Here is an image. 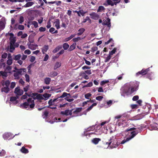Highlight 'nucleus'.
<instances>
[{
    "label": "nucleus",
    "instance_id": "1",
    "mask_svg": "<svg viewBox=\"0 0 158 158\" xmlns=\"http://www.w3.org/2000/svg\"><path fill=\"white\" fill-rule=\"evenodd\" d=\"M133 84L131 83H128L122 88L121 90L123 92L122 95L125 96V95H128L129 94H132L133 92L135 91L136 88L133 86Z\"/></svg>",
    "mask_w": 158,
    "mask_h": 158
},
{
    "label": "nucleus",
    "instance_id": "2",
    "mask_svg": "<svg viewBox=\"0 0 158 158\" xmlns=\"http://www.w3.org/2000/svg\"><path fill=\"white\" fill-rule=\"evenodd\" d=\"M34 106V100L31 98H29L27 102H25L20 105V107L21 108H27L29 107L30 108H32Z\"/></svg>",
    "mask_w": 158,
    "mask_h": 158
},
{
    "label": "nucleus",
    "instance_id": "3",
    "mask_svg": "<svg viewBox=\"0 0 158 158\" xmlns=\"http://www.w3.org/2000/svg\"><path fill=\"white\" fill-rule=\"evenodd\" d=\"M74 109H71L69 110V109H67L64 111H62L60 112V114L63 115H65L66 116H68L69 115H72V114H73L72 117H74L76 116V115L77 113L80 112L81 111V109H75V110L73 111V113L72 112Z\"/></svg>",
    "mask_w": 158,
    "mask_h": 158
},
{
    "label": "nucleus",
    "instance_id": "4",
    "mask_svg": "<svg viewBox=\"0 0 158 158\" xmlns=\"http://www.w3.org/2000/svg\"><path fill=\"white\" fill-rule=\"evenodd\" d=\"M140 131H139L138 130H135L131 132V135L129 136L128 138H127L126 139H124L122 140L121 143H120V144H124L126 142L129 141L131 139L133 138L135 135H137L138 133L140 132Z\"/></svg>",
    "mask_w": 158,
    "mask_h": 158
},
{
    "label": "nucleus",
    "instance_id": "5",
    "mask_svg": "<svg viewBox=\"0 0 158 158\" xmlns=\"http://www.w3.org/2000/svg\"><path fill=\"white\" fill-rule=\"evenodd\" d=\"M106 144L108 145H110L111 148H116L120 144L119 143L117 142V140L115 139H110L109 142H106Z\"/></svg>",
    "mask_w": 158,
    "mask_h": 158
},
{
    "label": "nucleus",
    "instance_id": "6",
    "mask_svg": "<svg viewBox=\"0 0 158 158\" xmlns=\"http://www.w3.org/2000/svg\"><path fill=\"white\" fill-rule=\"evenodd\" d=\"M10 84V82L8 80H7L3 82L2 84L3 87L2 89V92H4L6 93L8 92L9 90V88L8 87Z\"/></svg>",
    "mask_w": 158,
    "mask_h": 158
},
{
    "label": "nucleus",
    "instance_id": "7",
    "mask_svg": "<svg viewBox=\"0 0 158 158\" xmlns=\"http://www.w3.org/2000/svg\"><path fill=\"white\" fill-rule=\"evenodd\" d=\"M14 137L12 136V135L10 132H6L4 133L2 135L3 138L4 139H11Z\"/></svg>",
    "mask_w": 158,
    "mask_h": 158
},
{
    "label": "nucleus",
    "instance_id": "8",
    "mask_svg": "<svg viewBox=\"0 0 158 158\" xmlns=\"http://www.w3.org/2000/svg\"><path fill=\"white\" fill-rule=\"evenodd\" d=\"M6 20L5 18H2L0 20V31L5 28L6 23Z\"/></svg>",
    "mask_w": 158,
    "mask_h": 158
},
{
    "label": "nucleus",
    "instance_id": "9",
    "mask_svg": "<svg viewBox=\"0 0 158 158\" xmlns=\"http://www.w3.org/2000/svg\"><path fill=\"white\" fill-rule=\"evenodd\" d=\"M62 21L61 27L65 29L69 24V21L68 19H62Z\"/></svg>",
    "mask_w": 158,
    "mask_h": 158
},
{
    "label": "nucleus",
    "instance_id": "10",
    "mask_svg": "<svg viewBox=\"0 0 158 158\" xmlns=\"http://www.w3.org/2000/svg\"><path fill=\"white\" fill-rule=\"evenodd\" d=\"M2 65L3 66L4 71L8 73H11V67L8 65H7L6 67V64L5 63H3Z\"/></svg>",
    "mask_w": 158,
    "mask_h": 158
},
{
    "label": "nucleus",
    "instance_id": "11",
    "mask_svg": "<svg viewBox=\"0 0 158 158\" xmlns=\"http://www.w3.org/2000/svg\"><path fill=\"white\" fill-rule=\"evenodd\" d=\"M53 24L55 25L54 26L56 27L57 29H59L60 28V21L59 19H55L53 22Z\"/></svg>",
    "mask_w": 158,
    "mask_h": 158
},
{
    "label": "nucleus",
    "instance_id": "12",
    "mask_svg": "<svg viewBox=\"0 0 158 158\" xmlns=\"http://www.w3.org/2000/svg\"><path fill=\"white\" fill-rule=\"evenodd\" d=\"M14 92L17 95L20 96L21 95L23 94V90L21 89L19 87L15 88Z\"/></svg>",
    "mask_w": 158,
    "mask_h": 158
},
{
    "label": "nucleus",
    "instance_id": "13",
    "mask_svg": "<svg viewBox=\"0 0 158 158\" xmlns=\"http://www.w3.org/2000/svg\"><path fill=\"white\" fill-rule=\"evenodd\" d=\"M102 24L103 25H107V27H109L110 29L111 26L110 23V19L109 18H107L106 20H104Z\"/></svg>",
    "mask_w": 158,
    "mask_h": 158
},
{
    "label": "nucleus",
    "instance_id": "14",
    "mask_svg": "<svg viewBox=\"0 0 158 158\" xmlns=\"http://www.w3.org/2000/svg\"><path fill=\"white\" fill-rule=\"evenodd\" d=\"M89 15L91 16V18L94 20H98L100 18L99 15L94 12L90 14Z\"/></svg>",
    "mask_w": 158,
    "mask_h": 158
},
{
    "label": "nucleus",
    "instance_id": "15",
    "mask_svg": "<svg viewBox=\"0 0 158 158\" xmlns=\"http://www.w3.org/2000/svg\"><path fill=\"white\" fill-rule=\"evenodd\" d=\"M9 35L10 36V44H14L16 41V40L15 38L14 37L13 34L12 33H10L9 34Z\"/></svg>",
    "mask_w": 158,
    "mask_h": 158
},
{
    "label": "nucleus",
    "instance_id": "16",
    "mask_svg": "<svg viewBox=\"0 0 158 158\" xmlns=\"http://www.w3.org/2000/svg\"><path fill=\"white\" fill-rule=\"evenodd\" d=\"M149 68H148V69L145 70H144L143 69H142L141 71L139 72L136 73V76H138L140 74L143 75L146 74L147 73L149 70Z\"/></svg>",
    "mask_w": 158,
    "mask_h": 158
},
{
    "label": "nucleus",
    "instance_id": "17",
    "mask_svg": "<svg viewBox=\"0 0 158 158\" xmlns=\"http://www.w3.org/2000/svg\"><path fill=\"white\" fill-rule=\"evenodd\" d=\"M16 70L18 72L21 76L25 74L27 71V69L24 68H21L20 69H17Z\"/></svg>",
    "mask_w": 158,
    "mask_h": 158
},
{
    "label": "nucleus",
    "instance_id": "18",
    "mask_svg": "<svg viewBox=\"0 0 158 158\" xmlns=\"http://www.w3.org/2000/svg\"><path fill=\"white\" fill-rule=\"evenodd\" d=\"M58 100L57 98L53 99H51L49 101L48 104L49 106H52L55 104L56 102Z\"/></svg>",
    "mask_w": 158,
    "mask_h": 158
},
{
    "label": "nucleus",
    "instance_id": "19",
    "mask_svg": "<svg viewBox=\"0 0 158 158\" xmlns=\"http://www.w3.org/2000/svg\"><path fill=\"white\" fill-rule=\"evenodd\" d=\"M123 74H122L118 76L115 80L112 79L113 84H114L115 83H116L118 81V80H121L122 79Z\"/></svg>",
    "mask_w": 158,
    "mask_h": 158
},
{
    "label": "nucleus",
    "instance_id": "20",
    "mask_svg": "<svg viewBox=\"0 0 158 158\" xmlns=\"http://www.w3.org/2000/svg\"><path fill=\"white\" fill-rule=\"evenodd\" d=\"M108 82H110L111 83L113 84V82L112 79H109L108 80H104L102 81L101 82V85H103L106 83H107Z\"/></svg>",
    "mask_w": 158,
    "mask_h": 158
},
{
    "label": "nucleus",
    "instance_id": "21",
    "mask_svg": "<svg viewBox=\"0 0 158 158\" xmlns=\"http://www.w3.org/2000/svg\"><path fill=\"white\" fill-rule=\"evenodd\" d=\"M34 94L32 93L31 94L30 93V94H28V93H26L25 94L23 95L21 97V99H26L27 98V96L29 97H30L32 96V95H34Z\"/></svg>",
    "mask_w": 158,
    "mask_h": 158
},
{
    "label": "nucleus",
    "instance_id": "22",
    "mask_svg": "<svg viewBox=\"0 0 158 158\" xmlns=\"http://www.w3.org/2000/svg\"><path fill=\"white\" fill-rule=\"evenodd\" d=\"M100 141L101 139L99 138H94L92 140V142L94 144L97 145Z\"/></svg>",
    "mask_w": 158,
    "mask_h": 158
},
{
    "label": "nucleus",
    "instance_id": "23",
    "mask_svg": "<svg viewBox=\"0 0 158 158\" xmlns=\"http://www.w3.org/2000/svg\"><path fill=\"white\" fill-rule=\"evenodd\" d=\"M20 150L21 152L23 153L27 154L28 153V149L25 148L24 146L22 147L21 148Z\"/></svg>",
    "mask_w": 158,
    "mask_h": 158
},
{
    "label": "nucleus",
    "instance_id": "24",
    "mask_svg": "<svg viewBox=\"0 0 158 158\" xmlns=\"http://www.w3.org/2000/svg\"><path fill=\"white\" fill-rule=\"evenodd\" d=\"M79 75L80 76L82 77L85 79H88L89 78L88 76L86 74V73L84 72H81L80 73Z\"/></svg>",
    "mask_w": 158,
    "mask_h": 158
},
{
    "label": "nucleus",
    "instance_id": "25",
    "mask_svg": "<svg viewBox=\"0 0 158 158\" xmlns=\"http://www.w3.org/2000/svg\"><path fill=\"white\" fill-rule=\"evenodd\" d=\"M51 96V94L48 93H45L43 94V98L45 100H47Z\"/></svg>",
    "mask_w": 158,
    "mask_h": 158
},
{
    "label": "nucleus",
    "instance_id": "26",
    "mask_svg": "<svg viewBox=\"0 0 158 158\" xmlns=\"http://www.w3.org/2000/svg\"><path fill=\"white\" fill-rule=\"evenodd\" d=\"M0 73L2 76L3 78H6L7 77L8 74V73H7V72H6L5 71H0Z\"/></svg>",
    "mask_w": 158,
    "mask_h": 158
},
{
    "label": "nucleus",
    "instance_id": "27",
    "mask_svg": "<svg viewBox=\"0 0 158 158\" xmlns=\"http://www.w3.org/2000/svg\"><path fill=\"white\" fill-rule=\"evenodd\" d=\"M106 2L107 4L106 5H110L112 6H113L114 5H116L115 2H113V0L112 1L111 0H107L106 1Z\"/></svg>",
    "mask_w": 158,
    "mask_h": 158
},
{
    "label": "nucleus",
    "instance_id": "28",
    "mask_svg": "<svg viewBox=\"0 0 158 158\" xmlns=\"http://www.w3.org/2000/svg\"><path fill=\"white\" fill-rule=\"evenodd\" d=\"M15 72V73H14V76L15 77V79H18L19 78L20 75L19 74L18 72L17 71V70Z\"/></svg>",
    "mask_w": 158,
    "mask_h": 158
},
{
    "label": "nucleus",
    "instance_id": "29",
    "mask_svg": "<svg viewBox=\"0 0 158 158\" xmlns=\"http://www.w3.org/2000/svg\"><path fill=\"white\" fill-rule=\"evenodd\" d=\"M49 47L48 45H45L43 47L42 51L43 54H45V52L47 51Z\"/></svg>",
    "mask_w": 158,
    "mask_h": 158
},
{
    "label": "nucleus",
    "instance_id": "30",
    "mask_svg": "<svg viewBox=\"0 0 158 158\" xmlns=\"http://www.w3.org/2000/svg\"><path fill=\"white\" fill-rule=\"evenodd\" d=\"M48 74L49 76L52 77L56 76L57 75V73L55 71H53L50 72Z\"/></svg>",
    "mask_w": 158,
    "mask_h": 158
},
{
    "label": "nucleus",
    "instance_id": "31",
    "mask_svg": "<svg viewBox=\"0 0 158 158\" xmlns=\"http://www.w3.org/2000/svg\"><path fill=\"white\" fill-rule=\"evenodd\" d=\"M51 81V79L49 77H46L44 79V83L47 85H48L50 84Z\"/></svg>",
    "mask_w": 158,
    "mask_h": 158
},
{
    "label": "nucleus",
    "instance_id": "32",
    "mask_svg": "<svg viewBox=\"0 0 158 158\" xmlns=\"http://www.w3.org/2000/svg\"><path fill=\"white\" fill-rule=\"evenodd\" d=\"M9 56H8V60L7 61V64L9 65H11L12 63V59L11 57H10L9 58Z\"/></svg>",
    "mask_w": 158,
    "mask_h": 158
},
{
    "label": "nucleus",
    "instance_id": "33",
    "mask_svg": "<svg viewBox=\"0 0 158 158\" xmlns=\"http://www.w3.org/2000/svg\"><path fill=\"white\" fill-rule=\"evenodd\" d=\"M61 65V63L60 62H56L54 66V69L55 70L58 68L60 67Z\"/></svg>",
    "mask_w": 158,
    "mask_h": 158
},
{
    "label": "nucleus",
    "instance_id": "34",
    "mask_svg": "<svg viewBox=\"0 0 158 158\" xmlns=\"http://www.w3.org/2000/svg\"><path fill=\"white\" fill-rule=\"evenodd\" d=\"M34 4V2H27L24 6V7H29L33 5Z\"/></svg>",
    "mask_w": 158,
    "mask_h": 158
},
{
    "label": "nucleus",
    "instance_id": "35",
    "mask_svg": "<svg viewBox=\"0 0 158 158\" xmlns=\"http://www.w3.org/2000/svg\"><path fill=\"white\" fill-rule=\"evenodd\" d=\"M87 21H88L90 23H91V20L88 16H86L85 19H84L82 22V23H85Z\"/></svg>",
    "mask_w": 158,
    "mask_h": 158
},
{
    "label": "nucleus",
    "instance_id": "36",
    "mask_svg": "<svg viewBox=\"0 0 158 158\" xmlns=\"http://www.w3.org/2000/svg\"><path fill=\"white\" fill-rule=\"evenodd\" d=\"M85 31V29L83 28L80 29L78 31L79 32L77 33V35H81Z\"/></svg>",
    "mask_w": 158,
    "mask_h": 158
},
{
    "label": "nucleus",
    "instance_id": "37",
    "mask_svg": "<svg viewBox=\"0 0 158 158\" xmlns=\"http://www.w3.org/2000/svg\"><path fill=\"white\" fill-rule=\"evenodd\" d=\"M15 46L14 44H10V52H12L15 49Z\"/></svg>",
    "mask_w": 158,
    "mask_h": 158
},
{
    "label": "nucleus",
    "instance_id": "38",
    "mask_svg": "<svg viewBox=\"0 0 158 158\" xmlns=\"http://www.w3.org/2000/svg\"><path fill=\"white\" fill-rule=\"evenodd\" d=\"M76 43H73L72 45H71L69 48V50L70 51H72L76 47Z\"/></svg>",
    "mask_w": 158,
    "mask_h": 158
},
{
    "label": "nucleus",
    "instance_id": "39",
    "mask_svg": "<svg viewBox=\"0 0 158 158\" xmlns=\"http://www.w3.org/2000/svg\"><path fill=\"white\" fill-rule=\"evenodd\" d=\"M74 35H72L70 36L69 37L66 38L64 40V41L65 42H67L69 40H70L71 39H72L73 37H74Z\"/></svg>",
    "mask_w": 158,
    "mask_h": 158
},
{
    "label": "nucleus",
    "instance_id": "40",
    "mask_svg": "<svg viewBox=\"0 0 158 158\" xmlns=\"http://www.w3.org/2000/svg\"><path fill=\"white\" fill-rule=\"evenodd\" d=\"M17 98L15 97H10V102H15V103H17L16 100L17 99Z\"/></svg>",
    "mask_w": 158,
    "mask_h": 158
},
{
    "label": "nucleus",
    "instance_id": "41",
    "mask_svg": "<svg viewBox=\"0 0 158 158\" xmlns=\"http://www.w3.org/2000/svg\"><path fill=\"white\" fill-rule=\"evenodd\" d=\"M37 46L36 45H30L29 46V48L32 50H34L36 49Z\"/></svg>",
    "mask_w": 158,
    "mask_h": 158
},
{
    "label": "nucleus",
    "instance_id": "42",
    "mask_svg": "<svg viewBox=\"0 0 158 158\" xmlns=\"http://www.w3.org/2000/svg\"><path fill=\"white\" fill-rule=\"evenodd\" d=\"M71 98L67 96L64 99L65 100H66L69 102H71L74 100L73 98Z\"/></svg>",
    "mask_w": 158,
    "mask_h": 158
},
{
    "label": "nucleus",
    "instance_id": "43",
    "mask_svg": "<svg viewBox=\"0 0 158 158\" xmlns=\"http://www.w3.org/2000/svg\"><path fill=\"white\" fill-rule=\"evenodd\" d=\"M21 58V56L20 54H18L15 55L14 58V59L15 60H19Z\"/></svg>",
    "mask_w": 158,
    "mask_h": 158
},
{
    "label": "nucleus",
    "instance_id": "44",
    "mask_svg": "<svg viewBox=\"0 0 158 158\" xmlns=\"http://www.w3.org/2000/svg\"><path fill=\"white\" fill-rule=\"evenodd\" d=\"M31 24L34 26L35 28H37L38 26V23L36 21H32L31 22Z\"/></svg>",
    "mask_w": 158,
    "mask_h": 158
},
{
    "label": "nucleus",
    "instance_id": "45",
    "mask_svg": "<svg viewBox=\"0 0 158 158\" xmlns=\"http://www.w3.org/2000/svg\"><path fill=\"white\" fill-rule=\"evenodd\" d=\"M48 112L47 111H44V112L43 113V118H47L48 116Z\"/></svg>",
    "mask_w": 158,
    "mask_h": 158
},
{
    "label": "nucleus",
    "instance_id": "46",
    "mask_svg": "<svg viewBox=\"0 0 158 158\" xmlns=\"http://www.w3.org/2000/svg\"><path fill=\"white\" fill-rule=\"evenodd\" d=\"M83 39V38H81L80 37H78L77 38H73L72 40H73V41L74 42H77L79 40H81Z\"/></svg>",
    "mask_w": 158,
    "mask_h": 158
},
{
    "label": "nucleus",
    "instance_id": "47",
    "mask_svg": "<svg viewBox=\"0 0 158 158\" xmlns=\"http://www.w3.org/2000/svg\"><path fill=\"white\" fill-rule=\"evenodd\" d=\"M69 45L66 43H65L63 44V48L64 50L67 49L69 47Z\"/></svg>",
    "mask_w": 158,
    "mask_h": 158
},
{
    "label": "nucleus",
    "instance_id": "48",
    "mask_svg": "<svg viewBox=\"0 0 158 158\" xmlns=\"http://www.w3.org/2000/svg\"><path fill=\"white\" fill-rule=\"evenodd\" d=\"M104 10V7L102 6H100L98 9V12H100Z\"/></svg>",
    "mask_w": 158,
    "mask_h": 158
},
{
    "label": "nucleus",
    "instance_id": "49",
    "mask_svg": "<svg viewBox=\"0 0 158 158\" xmlns=\"http://www.w3.org/2000/svg\"><path fill=\"white\" fill-rule=\"evenodd\" d=\"M116 49L117 48H114L110 52L109 55L110 56H111V55H113L115 52Z\"/></svg>",
    "mask_w": 158,
    "mask_h": 158
},
{
    "label": "nucleus",
    "instance_id": "50",
    "mask_svg": "<svg viewBox=\"0 0 158 158\" xmlns=\"http://www.w3.org/2000/svg\"><path fill=\"white\" fill-rule=\"evenodd\" d=\"M6 155V152L4 150H2V151L0 152V156H3Z\"/></svg>",
    "mask_w": 158,
    "mask_h": 158
},
{
    "label": "nucleus",
    "instance_id": "51",
    "mask_svg": "<svg viewBox=\"0 0 158 158\" xmlns=\"http://www.w3.org/2000/svg\"><path fill=\"white\" fill-rule=\"evenodd\" d=\"M25 80L27 82H29L30 81L29 76L27 74H25Z\"/></svg>",
    "mask_w": 158,
    "mask_h": 158
},
{
    "label": "nucleus",
    "instance_id": "52",
    "mask_svg": "<svg viewBox=\"0 0 158 158\" xmlns=\"http://www.w3.org/2000/svg\"><path fill=\"white\" fill-rule=\"evenodd\" d=\"M37 98L39 100H43L44 99L43 98V95H42L41 94H39L37 96Z\"/></svg>",
    "mask_w": 158,
    "mask_h": 158
},
{
    "label": "nucleus",
    "instance_id": "53",
    "mask_svg": "<svg viewBox=\"0 0 158 158\" xmlns=\"http://www.w3.org/2000/svg\"><path fill=\"white\" fill-rule=\"evenodd\" d=\"M79 12L80 13L81 15L82 16H84L85 14L87 12L86 11H84L83 10H79Z\"/></svg>",
    "mask_w": 158,
    "mask_h": 158
},
{
    "label": "nucleus",
    "instance_id": "54",
    "mask_svg": "<svg viewBox=\"0 0 158 158\" xmlns=\"http://www.w3.org/2000/svg\"><path fill=\"white\" fill-rule=\"evenodd\" d=\"M24 18L23 16H21L19 19V22L20 24H22L24 21Z\"/></svg>",
    "mask_w": 158,
    "mask_h": 158
},
{
    "label": "nucleus",
    "instance_id": "55",
    "mask_svg": "<svg viewBox=\"0 0 158 158\" xmlns=\"http://www.w3.org/2000/svg\"><path fill=\"white\" fill-rule=\"evenodd\" d=\"M51 23L50 21V20H49L47 22V24L46 26V27L47 28H49L51 27Z\"/></svg>",
    "mask_w": 158,
    "mask_h": 158
},
{
    "label": "nucleus",
    "instance_id": "56",
    "mask_svg": "<svg viewBox=\"0 0 158 158\" xmlns=\"http://www.w3.org/2000/svg\"><path fill=\"white\" fill-rule=\"evenodd\" d=\"M91 96V94L90 93H87L85 95V98L87 99H89V97Z\"/></svg>",
    "mask_w": 158,
    "mask_h": 158
},
{
    "label": "nucleus",
    "instance_id": "57",
    "mask_svg": "<svg viewBox=\"0 0 158 158\" xmlns=\"http://www.w3.org/2000/svg\"><path fill=\"white\" fill-rule=\"evenodd\" d=\"M24 26L22 25H19L18 27V29L21 30H23L24 29Z\"/></svg>",
    "mask_w": 158,
    "mask_h": 158
},
{
    "label": "nucleus",
    "instance_id": "58",
    "mask_svg": "<svg viewBox=\"0 0 158 158\" xmlns=\"http://www.w3.org/2000/svg\"><path fill=\"white\" fill-rule=\"evenodd\" d=\"M67 93L65 92H64L62 95L60 97V98H64L67 97Z\"/></svg>",
    "mask_w": 158,
    "mask_h": 158
},
{
    "label": "nucleus",
    "instance_id": "59",
    "mask_svg": "<svg viewBox=\"0 0 158 158\" xmlns=\"http://www.w3.org/2000/svg\"><path fill=\"white\" fill-rule=\"evenodd\" d=\"M46 29L45 27H40L39 28V31L40 32H44L46 31Z\"/></svg>",
    "mask_w": 158,
    "mask_h": 158
},
{
    "label": "nucleus",
    "instance_id": "60",
    "mask_svg": "<svg viewBox=\"0 0 158 158\" xmlns=\"http://www.w3.org/2000/svg\"><path fill=\"white\" fill-rule=\"evenodd\" d=\"M60 49V48L59 47H57L55 48L52 51L53 52L55 53L58 51Z\"/></svg>",
    "mask_w": 158,
    "mask_h": 158
},
{
    "label": "nucleus",
    "instance_id": "61",
    "mask_svg": "<svg viewBox=\"0 0 158 158\" xmlns=\"http://www.w3.org/2000/svg\"><path fill=\"white\" fill-rule=\"evenodd\" d=\"M55 31V28L53 27H52L50 28L49 30V31L50 32L53 34Z\"/></svg>",
    "mask_w": 158,
    "mask_h": 158
},
{
    "label": "nucleus",
    "instance_id": "62",
    "mask_svg": "<svg viewBox=\"0 0 158 158\" xmlns=\"http://www.w3.org/2000/svg\"><path fill=\"white\" fill-rule=\"evenodd\" d=\"M94 127H93V126L90 127L88 128L87 129L86 131L88 132V131H92V130H94Z\"/></svg>",
    "mask_w": 158,
    "mask_h": 158
},
{
    "label": "nucleus",
    "instance_id": "63",
    "mask_svg": "<svg viewBox=\"0 0 158 158\" xmlns=\"http://www.w3.org/2000/svg\"><path fill=\"white\" fill-rule=\"evenodd\" d=\"M131 107L132 108V109L139 108V106L136 104L131 105Z\"/></svg>",
    "mask_w": 158,
    "mask_h": 158
},
{
    "label": "nucleus",
    "instance_id": "64",
    "mask_svg": "<svg viewBox=\"0 0 158 158\" xmlns=\"http://www.w3.org/2000/svg\"><path fill=\"white\" fill-rule=\"evenodd\" d=\"M111 58V56H110V55H109L106 58L105 61V62H107L108 61L110 60V59Z\"/></svg>",
    "mask_w": 158,
    "mask_h": 158
}]
</instances>
